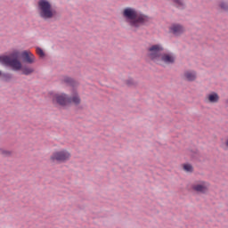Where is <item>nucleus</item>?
<instances>
[{"label": "nucleus", "mask_w": 228, "mask_h": 228, "mask_svg": "<svg viewBox=\"0 0 228 228\" xmlns=\"http://www.w3.org/2000/svg\"><path fill=\"white\" fill-rule=\"evenodd\" d=\"M123 18L125 19V22H126V24H128V26L134 31L140 29L142 26L149 24L151 20L149 16L131 7H127L123 10Z\"/></svg>", "instance_id": "f257e3e1"}, {"label": "nucleus", "mask_w": 228, "mask_h": 228, "mask_svg": "<svg viewBox=\"0 0 228 228\" xmlns=\"http://www.w3.org/2000/svg\"><path fill=\"white\" fill-rule=\"evenodd\" d=\"M20 56V52L13 51L10 56L3 55L0 56V63L5 65L6 67H12V70H21L23 76H31L35 72V69L29 66H22V62L19 61Z\"/></svg>", "instance_id": "f03ea898"}, {"label": "nucleus", "mask_w": 228, "mask_h": 228, "mask_svg": "<svg viewBox=\"0 0 228 228\" xmlns=\"http://www.w3.org/2000/svg\"><path fill=\"white\" fill-rule=\"evenodd\" d=\"M37 10L41 19L45 20L58 17V11L53 7V4L48 0H39L37 2Z\"/></svg>", "instance_id": "7ed1b4c3"}, {"label": "nucleus", "mask_w": 228, "mask_h": 228, "mask_svg": "<svg viewBox=\"0 0 228 228\" xmlns=\"http://www.w3.org/2000/svg\"><path fill=\"white\" fill-rule=\"evenodd\" d=\"M163 45H152L147 49V56L151 61L159 65V59L161 58V54H163Z\"/></svg>", "instance_id": "20e7f679"}, {"label": "nucleus", "mask_w": 228, "mask_h": 228, "mask_svg": "<svg viewBox=\"0 0 228 228\" xmlns=\"http://www.w3.org/2000/svg\"><path fill=\"white\" fill-rule=\"evenodd\" d=\"M70 152L67 150H61L52 153L50 161L53 163H67L71 158Z\"/></svg>", "instance_id": "39448f33"}, {"label": "nucleus", "mask_w": 228, "mask_h": 228, "mask_svg": "<svg viewBox=\"0 0 228 228\" xmlns=\"http://www.w3.org/2000/svg\"><path fill=\"white\" fill-rule=\"evenodd\" d=\"M209 183L204 180L195 181L192 184H191V190L195 191L196 193H201L202 195H206L208 191H209Z\"/></svg>", "instance_id": "423d86ee"}, {"label": "nucleus", "mask_w": 228, "mask_h": 228, "mask_svg": "<svg viewBox=\"0 0 228 228\" xmlns=\"http://www.w3.org/2000/svg\"><path fill=\"white\" fill-rule=\"evenodd\" d=\"M52 101L53 104H58L59 106H67L69 102V95L66 94H55Z\"/></svg>", "instance_id": "0eeeda50"}, {"label": "nucleus", "mask_w": 228, "mask_h": 228, "mask_svg": "<svg viewBox=\"0 0 228 228\" xmlns=\"http://www.w3.org/2000/svg\"><path fill=\"white\" fill-rule=\"evenodd\" d=\"M165 63L166 65H174L175 63V54L173 53H162L159 59V65Z\"/></svg>", "instance_id": "6e6552de"}, {"label": "nucleus", "mask_w": 228, "mask_h": 228, "mask_svg": "<svg viewBox=\"0 0 228 228\" xmlns=\"http://www.w3.org/2000/svg\"><path fill=\"white\" fill-rule=\"evenodd\" d=\"M169 31L175 37H179V35H183L186 29L184 28V26L179 23H174L170 26Z\"/></svg>", "instance_id": "1a4fd4ad"}, {"label": "nucleus", "mask_w": 228, "mask_h": 228, "mask_svg": "<svg viewBox=\"0 0 228 228\" xmlns=\"http://www.w3.org/2000/svg\"><path fill=\"white\" fill-rule=\"evenodd\" d=\"M20 56L25 63H28L29 65L35 63V55L30 52L23 51Z\"/></svg>", "instance_id": "9d476101"}, {"label": "nucleus", "mask_w": 228, "mask_h": 228, "mask_svg": "<svg viewBox=\"0 0 228 228\" xmlns=\"http://www.w3.org/2000/svg\"><path fill=\"white\" fill-rule=\"evenodd\" d=\"M69 102H68V104H70L73 102V104H76V106H79L81 104V96H79V94L76 91L73 92L72 96H69Z\"/></svg>", "instance_id": "9b49d317"}, {"label": "nucleus", "mask_w": 228, "mask_h": 228, "mask_svg": "<svg viewBox=\"0 0 228 228\" xmlns=\"http://www.w3.org/2000/svg\"><path fill=\"white\" fill-rule=\"evenodd\" d=\"M183 77L186 79V81H195V79H197V73L195 71L187 70L184 71Z\"/></svg>", "instance_id": "f8f14e48"}, {"label": "nucleus", "mask_w": 228, "mask_h": 228, "mask_svg": "<svg viewBox=\"0 0 228 228\" xmlns=\"http://www.w3.org/2000/svg\"><path fill=\"white\" fill-rule=\"evenodd\" d=\"M61 83H64V85H67L68 86H77V82L70 77H63L61 78Z\"/></svg>", "instance_id": "ddd939ff"}, {"label": "nucleus", "mask_w": 228, "mask_h": 228, "mask_svg": "<svg viewBox=\"0 0 228 228\" xmlns=\"http://www.w3.org/2000/svg\"><path fill=\"white\" fill-rule=\"evenodd\" d=\"M207 99H208V102L215 104L220 101V96L216 92H213V93L208 94Z\"/></svg>", "instance_id": "4468645a"}, {"label": "nucleus", "mask_w": 228, "mask_h": 228, "mask_svg": "<svg viewBox=\"0 0 228 228\" xmlns=\"http://www.w3.org/2000/svg\"><path fill=\"white\" fill-rule=\"evenodd\" d=\"M173 6L178 8V10H184L186 8V4L184 0H171Z\"/></svg>", "instance_id": "2eb2a0df"}, {"label": "nucleus", "mask_w": 228, "mask_h": 228, "mask_svg": "<svg viewBox=\"0 0 228 228\" xmlns=\"http://www.w3.org/2000/svg\"><path fill=\"white\" fill-rule=\"evenodd\" d=\"M0 77H2V81H5V83H8L13 79V76L10 73H2Z\"/></svg>", "instance_id": "dca6fc26"}, {"label": "nucleus", "mask_w": 228, "mask_h": 228, "mask_svg": "<svg viewBox=\"0 0 228 228\" xmlns=\"http://www.w3.org/2000/svg\"><path fill=\"white\" fill-rule=\"evenodd\" d=\"M12 154V151L0 148V156H3L4 158H10Z\"/></svg>", "instance_id": "f3484780"}, {"label": "nucleus", "mask_w": 228, "mask_h": 228, "mask_svg": "<svg viewBox=\"0 0 228 228\" xmlns=\"http://www.w3.org/2000/svg\"><path fill=\"white\" fill-rule=\"evenodd\" d=\"M125 83L127 86H136L138 85V83L133 78L126 79Z\"/></svg>", "instance_id": "a211bd4d"}, {"label": "nucleus", "mask_w": 228, "mask_h": 228, "mask_svg": "<svg viewBox=\"0 0 228 228\" xmlns=\"http://www.w3.org/2000/svg\"><path fill=\"white\" fill-rule=\"evenodd\" d=\"M183 167L185 172L193 173V166L191 164H183Z\"/></svg>", "instance_id": "6ab92c4d"}, {"label": "nucleus", "mask_w": 228, "mask_h": 228, "mask_svg": "<svg viewBox=\"0 0 228 228\" xmlns=\"http://www.w3.org/2000/svg\"><path fill=\"white\" fill-rule=\"evenodd\" d=\"M218 6L219 8H221V10H224V12H227L228 10V4L225 2H220Z\"/></svg>", "instance_id": "aec40b11"}, {"label": "nucleus", "mask_w": 228, "mask_h": 228, "mask_svg": "<svg viewBox=\"0 0 228 228\" xmlns=\"http://www.w3.org/2000/svg\"><path fill=\"white\" fill-rule=\"evenodd\" d=\"M37 54H38V56H40V58H44V56H45V53H44V50H42V48L37 47L36 49Z\"/></svg>", "instance_id": "412c9836"}]
</instances>
